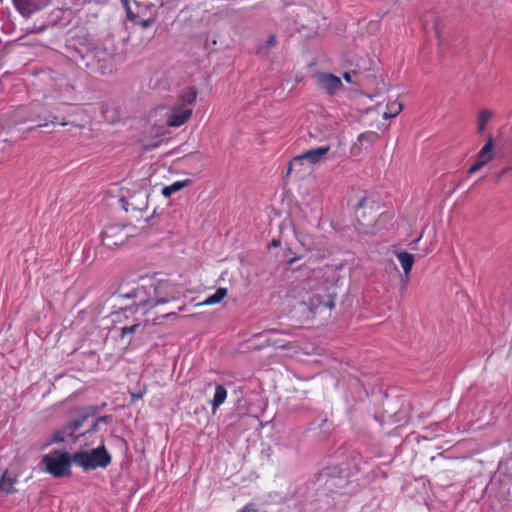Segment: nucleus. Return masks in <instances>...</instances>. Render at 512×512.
I'll use <instances>...</instances> for the list:
<instances>
[{"label":"nucleus","mask_w":512,"mask_h":512,"mask_svg":"<svg viewBox=\"0 0 512 512\" xmlns=\"http://www.w3.org/2000/svg\"><path fill=\"white\" fill-rule=\"evenodd\" d=\"M379 209V202L375 195L364 194L354 208V217L356 218L362 233H375V219Z\"/></svg>","instance_id":"obj_4"},{"label":"nucleus","mask_w":512,"mask_h":512,"mask_svg":"<svg viewBox=\"0 0 512 512\" xmlns=\"http://www.w3.org/2000/svg\"><path fill=\"white\" fill-rule=\"evenodd\" d=\"M139 327V324H133L130 326H124L121 328L120 337L123 339L126 335L135 333L137 328Z\"/></svg>","instance_id":"obj_30"},{"label":"nucleus","mask_w":512,"mask_h":512,"mask_svg":"<svg viewBox=\"0 0 512 512\" xmlns=\"http://www.w3.org/2000/svg\"><path fill=\"white\" fill-rule=\"evenodd\" d=\"M193 108L175 105L173 106L167 115V126L169 127H180L184 125L192 116Z\"/></svg>","instance_id":"obj_10"},{"label":"nucleus","mask_w":512,"mask_h":512,"mask_svg":"<svg viewBox=\"0 0 512 512\" xmlns=\"http://www.w3.org/2000/svg\"><path fill=\"white\" fill-rule=\"evenodd\" d=\"M334 304L331 300H327V301H320L318 298H312L310 300V308H311V311H316L317 309L323 307L325 309H329L331 310L333 308Z\"/></svg>","instance_id":"obj_26"},{"label":"nucleus","mask_w":512,"mask_h":512,"mask_svg":"<svg viewBox=\"0 0 512 512\" xmlns=\"http://www.w3.org/2000/svg\"><path fill=\"white\" fill-rule=\"evenodd\" d=\"M145 393H146V389L145 388L143 390H140L139 392L131 393V400L132 401L140 400V399L143 398Z\"/></svg>","instance_id":"obj_35"},{"label":"nucleus","mask_w":512,"mask_h":512,"mask_svg":"<svg viewBox=\"0 0 512 512\" xmlns=\"http://www.w3.org/2000/svg\"><path fill=\"white\" fill-rule=\"evenodd\" d=\"M237 512H257L254 504H247Z\"/></svg>","instance_id":"obj_37"},{"label":"nucleus","mask_w":512,"mask_h":512,"mask_svg":"<svg viewBox=\"0 0 512 512\" xmlns=\"http://www.w3.org/2000/svg\"><path fill=\"white\" fill-rule=\"evenodd\" d=\"M493 117V112L489 109H481L477 114V132L483 134L487 123Z\"/></svg>","instance_id":"obj_20"},{"label":"nucleus","mask_w":512,"mask_h":512,"mask_svg":"<svg viewBox=\"0 0 512 512\" xmlns=\"http://www.w3.org/2000/svg\"><path fill=\"white\" fill-rule=\"evenodd\" d=\"M135 3L138 6L149 9L156 6L162 7L164 5V0H135Z\"/></svg>","instance_id":"obj_27"},{"label":"nucleus","mask_w":512,"mask_h":512,"mask_svg":"<svg viewBox=\"0 0 512 512\" xmlns=\"http://www.w3.org/2000/svg\"><path fill=\"white\" fill-rule=\"evenodd\" d=\"M198 92L194 87H189L179 96L177 105L184 107H192L197 99Z\"/></svg>","instance_id":"obj_19"},{"label":"nucleus","mask_w":512,"mask_h":512,"mask_svg":"<svg viewBox=\"0 0 512 512\" xmlns=\"http://www.w3.org/2000/svg\"><path fill=\"white\" fill-rule=\"evenodd\" d=\"M17 11L25 16H30L34 11V5L31 0H12Z\"/></svg>","instance_id":"obj_21"},{"label":"nucleus","mask_w":512,"mask_h":512,"mask_svg":"<svg viewBox=\"0 0 512 512\" xmlns=\"http://www.w3.org/2000/svg\"><path fill=\"white\" fill-rule=\"evenodd\" d=\"M384 86L382 78L377 76L359 75L354 81V108L358 112L356 121L371 129H381L380 103H374Z\"/></svg>","instance_id":"obj_2"},{"label":"nucleus","mask_w":512,"mask_h":512,"mask_svg":"<svg viewBox=\"0 0 512 512\" xmlns=\"http://www.w3.org/2000/svg\"><path fill=\"white\" fill-rule=\"evenodd\" d=\"M126 229L125 225H108L101 234L102 244L110 249L124 244L130 236Z\"/></svg>","instance_id":"obj_7"},{"label":"nucleus","mask_w":512,"mask_h":512,"mask_svg":"<svg viewBox=\"0 0 512 512\" xmlns=\"http://www.w3.org/2000/svg\"><path fill=\"white\" fill-rule=\"evenodd\" d=\"M291 170H292V162H288L287 174L290 173Z\"/></svg>","instance_id":"obj_40"},{"label":"nucleus","mask_w":512,"mask_h":512,"mask_svg":"<svg viewBox=\"0 0 512 512\" xmlns=\"http://www.w3.org/2000/svg\"><path fill=\"white\" fill-rule=\"evenodd\" d=\"M71 457L68 452L54 450L43 457V463L46 465V471L56 478L69 476L71 474Z\"/></svg>","instance_id":"obj_6"},{"label":"nucleus","mask_w":512,"mask_h":512,"mask_svg":"<svg viewBox=\"0 0 512 512\" xmlns=\"http://www.w3.org/2000/svg\"><path fill=\"white\" fill-rule=\"evenodd\" d=\"M395 256L397 257L403 272L406 281L409 279V274L412 270L413 264L415 262V255L408 253L406 251H395Z\"/></svg>","instance_id":"obj_15"},{"label":"nucleus","mask_w":512,"mask_h":512,"mask_svg":"<svg viewBox=\"0 0 512 512\" xmlns=\"http://www.w3.org/2000/svg\"><path fill=\"white\" fill-rule=\"evenodd\" d=\"M119 296L125 299H134L135 312L147 315L151 312L162 318H167L172 313L166 312L162 307L178 298L174 285L168 281H151L147 285H140L130 292H119Z\"/></svg>","instance_id":"obj_1"},{"label":"nucleus","mask_w":512,"mask_h":512,"mask_svg":"<svg viewBox=\"0 0 512 512\" xmlns=\"http://www.w3.org/2000/svg\"><path fill=\"white\" fill-rule=\"evenodd\" d=\"M226 398H227L226 388L223 385H216L215 394H214L213 400L211 402L213 412H215V410L217 408H219V406L225 402Z\"/></svg>","instance_id":"obj_22"},{"label":"nucleus","mask_w":512,"mask_h":512,"mask_svg":"<svg viewBox=\"0 0 512 512\" xmlns=\"http://www.w3.org/2000/svg\"><path fill=\"white\" fill-rule=\"evenodd\" d=\"M376 130L377 129H373L366 133H361L358 136V141L357 143H354V147H357L359 152L357 154L354 153V156H363L361 152L366 151L373 143L378 140L379 135Z\"/></svg>","instance_id":"obj_12"},{"label":"nucleus","mask_w":512,"mask_h":512,"mask_svg":"<svg viewBox=\"0 0 512 512\" xmlns=\"http://www.w3.org/2000/svg\"><path fill=\"white\" fill-rule=\"evenodd\" d=\"M276 42H277V40H276V36L272 34V35H270V36L267 38V40H266V42H265V46H264V47H265L266 49H270L271 47L275 46Z\"/></svg>","instance_id":"obj_34"},{"label":"nucleus","mask_w":512,"mask_h":512,"mask_svg":"<svg viewBox=\"0 0 512 512\" xmlns=\"http://www.w3.org/2000/svg\"><path fill=\"white\" fill-rule=\"evenodd\" d=\"M130 310H131V308H125L123 311L127 312V311H130Z\"/></svg>","instance_id":"obj_43"},{"label":"nucleus","mask_w":512,"mask_h":512,"mask_svg":"<svg viewBox=\"0 0 512 512\" xmlns=\"http://www.w3.org/2000/svg\"><path fill=\"white\" fill-rule=\"evenodd\" d=\"M374 381L372 378L362 380L358 379L354 382V401L357 399L359 402H364L370 393L374 391Z\"/></svg>","instance_id":"obj_11"},{"label":"nucleus","mask_w":512,"mask_h":512,"mask_svg":"<svg viewBox=\"0 0 512 512\" xmlns=\"http://www.w3.org/2000/svg\"><path fill=\"white\" fill-rule=\"evenodd\" d=\"M144 223L145 225H143L141 229H146L148 226L153 227L159 224V216L156 214V210H154L150 216H147L144 219Z\"/></svg>","instance_id":"obj_28"},{"label":"nucleus","mask_w":512,"mask_h":512,"mask_svg":"<svg viewBox=\"0 0 512 512\" xmlns=\"http://www.w3.org/2000/svg\"><path fill=\"white\" fill-rule=\"evenodd\" d=\"M191 184H192V180L189 178L180 180V181H175L172 184L165 186L162 189L161 194L165 198H170L174 193L180 191L181 189H183Z\"/></svg>","instance_id":"obj_18"},{"label":"nucleus","mask_w":512,"mask_h":512,"mask_svg":"<svg viewBox=\"0 0 512 512\" xmlns=\"http://www.w3.org/2000/svg\"><path fill=\"white\" fill-rule=\"evenodd\" d=\"M122 2L125 6H128V0H122Z\"/></svg>","instance_id":"obj_42"},{"label":"nucleus","mask_w":512,"mask_h":512,"mask_svg":"<svg viewBox=\"0 0 512 512\" xmlns=\"http://www.w3.org/2000/svg\"><path fill=\"white\" fill-rule=\"evenodd\" d=\"M487 162H475L468 170L469 174H473L477 171L482 170Z\"/></svg>","instance_id":"obj_32"},{"label":"nucleus","mask_w":512,"mask_h":512,"mask_svg":"<svg viewBox=\"0 0 512 512\" xmlns=\"http://www.w3.org/2000/svg\"><path fill=\"white\" fill-rule=\"evenodd\" d=\"M128 16L132 21H134L135 24H138L143 28L150 27L154 22V19H140L138 16H135V15H133L131 17L129 11H128Z\"/></svg>","instance_id":"obj_29"},{"label":"nucleus","mask_w":512,"mask_h":512,"mask_svg":"<svg viewBox=\"0 0 512 512\" xmlns=\"http://www.w3.org/2000/svg\"><path fill=\"white\" fill-rule=\"evenodd\" d=\"M281 245V241L279 239H273L270 243V246L279 247Z\"/></svg>","instance_id":"obj_39"},{"label":"nucleus","mask_w":512,"mask_h":512,"mask_svg":"<svg viewBox=\"0 0 512 512\" xmlns=\"http://www.w3.org/2000/svg\"><path fill=\"white\" fill-rule=\"evenodd\" d=\"M376 63L375 58L373 57H361L358 59L356 64V70H354V76H356V80H358L359 75L367 76H376L375 74H369L367 72L371 71Z\"/></svg>","instance_id":"obj_14"},{"label":"nucleus","mask_w":512,"mask_h":512,"mask_svg":"<svg viewBox=\"0 0 512 512\" xmlns=\"http://www.w3.org/2000/svg\"><path fill=\"white\" fill-rule=\"evenodd\" d=\"M88 415H82L80 418L78 419H75L74 421L71 422V424L69 425V427L73 430V431H76L79 429V427H81L83 425V423L85 422L86 418H87Z\"/></svg>","instance_id":"obj_31"},{"label":"nucleus","mask_w":512,"mask_h":512,"mask_svg":"<svg viewBox=\"0 0 512 512\" xmlns=\"http://www.w3.org/2000/svg\"><path fill=\"white\" fill-rule=\"evenodd\" d=\"M18 482L17 475H13L9 473V471H5L0 478V491L5 492L7 494H13L17 492L15 485Z\"/></svg>","instance_id":"obj_16"},{"label":"nucleus","mask_w":512,"mask_h":512,"mask_svg":"<svg viewBox=\"0 0 512 512\" xmlns=\"http://www.w3.org/2000/svg\"><path fill=\"white\" fill-rule=\"evenodd\" d=\"M492 148L493 141L492 138L489 137L487 143L483 146V148L478 153L479 160H491L492 159Z\"/></svg>","instance_id":"obj_25"},{"label":"nucleus","mask_w":512,"mask_h":512,"mask_svg":"<svg viewBox=\"0 0 512 512\" xmlns=\"http://www.w3.org/2000/svg\"><path fill=\"white\" fill-rule=\"evenodd\" d=\"M227 295V288L219 287L213 295L207 297L200 305H214L220 303Z\"/></svg>","instance_id":"obj_23"},{"label":"nucleus","mask_w":512,"mask_h":512,"mask_svg":"<svg viewBox=\"0 0 512 512\" xmlns=\"http://www.w3.org/2000/svg\"><path fill=\"white\" fill-rule=\"evenodd\" d=\"M65 440L63 431H56L52 434V441L55 443L63 442Z\"/></svg>","instance_id":"obj_33"},{"label":"nucleus","mask_w":512,"mask_h":512,"mask_svg":"<svg viewBox=\"0 0 512 512\" xmlns=\"http://www.w3.org/2000/svg\"><path fill=\"white\" fill-rule=\"evenodd\" d=\"M53 80L54 89L64 103L75 100V83L73 79L64 74L56 73Z\"/></svg>","instance_id":"obj_9"},{"label":"nucleus","mask_w":512,"mask_h":512,"mask_svg":"<svg viewBox=\"0 0 512 512\" xmlns=\"http://www.w3.org/2000/svg\"><path fill=\"white\" fill-rule=\"evenodd\" d=\"M316 86L326 94L333 96L343 87L339 77L328 72H317L313 75Z\"/></svg>","instance_id":"obj_8"},{"label":"nucleus","mask_w":512,"mask_h":512,"mask_svg":"<svg viewBox=\"0 0 512 512\" xmlns=\"http://www.w3.org/2000/svg\"><path fill=\"white\" fill-rule=\"evenodd\" d=\"M387 111L381 112V118L384 120L397 116L403 109V105L400 102H392L388 104Z\"/></svg>","instance_id":"obj_24"},{"label":"nucleus","mask_w":512,"mask_h":512,"mask_svg":"<svg viewBox=\"0 0 512 512\" xmlns=\"http://www.w3.org/2000/svg\"><path fill=\"white\" fill-rule=\"evenodd\" d=\"M73 462L85 469L106 468L111 463V456L104 445L92 449L91 452L79 451L73 454Z\"/></svg>","instance_id":"obj_5"},{"label":"nucleus","mask_w":512,"mask_h":512,"mask_svg":"<svg viewBox=\"0 0 512 512\" xmlns=\"http://www.w3.org/2000/svg\"><path fill=\"white\" fill-rule=\"evenodd\" d=\"M296 15H297L296 23L301 28L312 27V24L316 21L315 12L306 6L299 7Z\"/></svg>","instance_id":"obj_13"},{"label":"nucleus","mask_w":512,"mask_h":512,"mask_svg":"<svg viewBox=\"0 0 512 512\" xmlns=\"http://www.w3.org/2000/svg\"><path fill=\"white\" fill-rule=\"evenodd\" d=\"M343 78H344L348 83H350V82L352 81V74H351V72H349V71H345V72L343 73Z\"/></svg>","instance_id":"obj_38"},{"label":"nucleus","mask_w":512,"mask_h":512,"mask_svg":"<svg viewBox=\"0 0 512 512\" xmlns=\"http://www.w3.org/2000/svg\"><path fill=\"white\" fill-rule=\"evenodd\" d=\"M118 198L122 209L138 218L142 217V213L146 212L149 206L150 189L147 179L135 181H123L120 186L111 190Z\"/></svg>","instance_id":"obj_3"},{"label":"nucleus","mask_w":512,"mask_h":512,"mask_svg":"<svg viewBox=\"0 0 512 512\" xmlns=\"http://www.w3.org/2000/svg\"><path fill=\"white\" fill-rule=\"evenodd\" d=\"M329 151L328 146H321L314 149H309L300 155L294 156L291 160H320Z\"/></svg>","instance_id":"obj_17"},{"label":"nucleus","mask_w":512,"mask_h":512,"mask_svg":"<svg viewBox=\"0 0 512 512\" xmlns=\"http://www.w3.org/2000/svg\"><path fill=\"white\" fill-rule=\"evenodd\" d=\"M107 418H108L107 416H100V417L96 418L89 431L95 430L97 427V424L99 422H106Z\"/></svg>","instance_id":"obj_36"},{"label":"nucleus","mask_w":512,"mask_h":512,"mask_svg":"<svg viewBox=\"0 0 512 512\" xmlns=\"http://www.w3.org/2000/svg\"><path fill=\"white\" fill-rule=\"evenodd\" d=\"M296 260H298V258H297V257L291 258V259L288 261V263H289V264H292V263H294Z\"/></svg>","instance_id":"obj_41"}]
</instances>
